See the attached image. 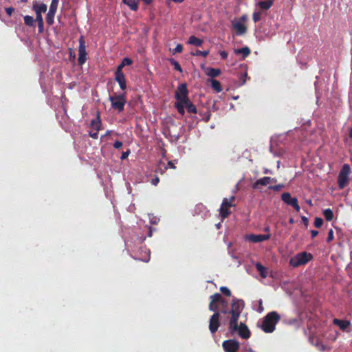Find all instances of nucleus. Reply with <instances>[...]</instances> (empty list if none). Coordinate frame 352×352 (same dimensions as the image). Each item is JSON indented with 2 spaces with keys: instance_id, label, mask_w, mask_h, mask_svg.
Wrapping results in <instances>:
<instances>
[{
  "instance_id": "nucleus-1",
  "label": "nucleus",
  "mask_w": 352,
  "mask_h": 352,
  "mask_svg": "<svg viewBox=\"0 0 352 352\" xmlns=\"http://www.w3.org/2000/svg\"><path fill=\"white\" fill-rule=\"evenodd\" d=\"M245 302L241 299L234 298L231 302V309L229 313L231 314L229 320V331L234 333L238 332L239 336L243 339H248L251 332L247 325L243 322L238 324L239 318L244 308Z\"/></svg>"
},
{
  "instance_id": "nucleus-2",
  "label": "nucleus",
  "mask_w": 352,
  "mask_h": 352,
  "mask_svg": "<svg viewBox=\"0 0 352 352\" xmlns=\"http://www.w3.org/2000/svg\"><path fill=\"white\" fill-rule=\"evenodd\" d=\"M280 320V316L276 311L269 312L263 318L262 324L260 327L265 333H272Z\"/></svg>"
},
{
  "instance_id": "nucleus-3",
  "label": "nucleus",
  "mask_w": 352,
  "mask_h": 352,
  "mask_svg": "<svg viewBox=\"0 0 352 352\" xmlns=\"http://www.w3.org/2000/svg\"><path fill=\"white\" fill-rule=\"evenodd\" d=\"M351 168L348 164H344L339 173L338 177V185L340 189L344 188L349 183V175Z\"/></svg>"
},
{
  "instance_id": "nucleus-4",
  "label": "nucleus",
  "mask_w": 352,
  "mask_h": 352,
  "mask_svg": "<svg viewBox=\"0 0 352 352\" xmlns=\"http://www.w3.org/2000/svg\"><path fill=\"white\" fill-rule=\"evenodd\" d=\"M109 100L111 102V108L122 112L124 110V105L126 103V94L124 93L117 96H109Z\"/></svg>"
},
{
  "instance_id": "nucleus-5",
  "label": "nucleus",
  "mask_w": 352,
  "mask_h": 352,
  "mask_svg": "<svg viewBox=\"0 0 352 352\" xmlns=\"http://www.w3.org/2000/svg\"><path fill=\"white\" fill-rule=\"evenodd\" d=\"M312 258L313 256L311 254L302 252L298 253L294 258H292L289 261V264L294 267H297L305 265Z\"/></svg>"
},
{
  "instance_id": "nucleus-6",
  "label": "nucleus",
  "mask_w": 352,
  "mask_h": 352,
  "mask_svg": "<svg viewBox=\"0 0 352 352\" xmlns=\"http://www.w3.org/2000/svg\"><path fill=\"white\" fill-rule=\"evenodd\" d=\"M175 98L177 101L186 103L189 100L188 90L186 84H180L175 91Z\"/></svg>"
},
{
  "instance_id": "nucleus-7",
  "label": "nucleus",
  "mask_w": 352,
  "mask_h": 352,
  "mask_svg": "<svg viewBox=\"0 0 352 352\" xmlns=\"http://www.w3.org/2000/svg\"><path fill=\"white\" fill-rule=\"evenodd\" d=\"M79 45H78V65L82 66L87 60V51H86V45L84 36L81 35L78 40Z\"/></svg>"
},
{
  "instance_id": "nucleus-8",
  "label": "nucleus",
  "mask_w": 352,
  "mask_h": 352,
  "mask_svg": "<svg viewBox=\"0 0 352 352\" xmlns=\"http://www.w3.org/2000/svg\"><path fill=\"white\" fill-rule=\"evenodd\" d=\"M282 201L288 206H292L296 212H299L300 207L297 198L292 197L289 192H283L281 195Z\"/></svg>"
},
{
  "instance_id": "nucleus-9",
  "label": "nucleus",
  "mask_w": 352,
  "mask_h": 352,
  "mask_svg": "<svg viewBox=\"0 0 352 352\" xmlns=\"http://www.w3.org/2000/svg\"><path fill=\"white\" fill-rule=\"evenodd\" d=\"M134 259L141 261L145 263L149 261L151 258V252L146 246H142L140 248L138 252L133 256Z\"/></svg>"
},
{
  "instance_id": "nucleus-10",
  "label": "nucleus",
  "mask_w": 352,
  "mask_h": 352,
  "mask_svg": "<svg viewBox=\"0 0 352 352\" xmlns=\"http://www.w3.org/2000/svg\"><path fill=\"white\" fill-rule=\"evenodd\" d=\"M219 317L220 313L219 311L214 312L210 318L209 320V330L211 333H214L217 331L218 328L219 327Z\"/></svg>"
},
{
  "instance_id": "nucleus-11",
  "label": "nucleus",
  "mask_w": 352,
  "mask_h": 352,
  "mask_svg": "<svg viewBox=\"0 0 352 352\" xmlns=\"http://www.w3.org/2000/svg\"><path fill=\"white\" fill-rule=\"evenodd\" d=\"M222 346L225 352H236L239 349V342L236 340H227L223 342Z\"/></svg>"
},
{
  "instance_id": "nucleus-12",
  "label": "nucleus",
  "mask_w": 352,
  "mask_h": 352,
  "mask_svg": "<svg viewBox=\"0 0 352 352\" xmlns=\"http://www.w3.org/2000/svg\"><path fill=\"white\" fill-rule=\"evenodd\" d=\"M270 236H271L270 234H248L245 236V239L252 243H256L267 241L270 239Z\"/></svg>"
},
{
  "instance_id": "nucleus-13",
  "label": "nucleus",
  "mask_w": 352,
  "mask_h": 352,
  "mask_svg": "<svg viewBox=\"0 0 352 352\" xmlns=\"http://www.w3.org/2000/svg\"><path fill=\"white\" fill-rule=\"evenodd\" d=\"M232 26L238 36L243 35L247 32V27L244 23H241V21H232Z\"/></svg>"
},
{
  "instance_id": "nucleus-14",
  "label": "nucleus",
  "mask_w": 352,
  "mask_h": 352,
  "mask_svg": "<svg viewBox=\"0 0 352 352\" xmlns=\"http://www.w3.org/2000/svg\"><path fill=\"white\" fill-rule=\"evenodd\" d=\"M276 182V179L272 178L270 177H263L262 178L258 179L256 180L252 185V188L254 189L258 188V186H266L270 182Z\"/></svg>"
},
{
  "instance_id": "nucleus-15",
  "label": "nucleus",
  "mask_w": 352,
  "mask_h": 352,
  "mask_svg": "<svg viewBox=\"0 0 352 352\" xmlns=\"http://www.w3.org/2000/svg\"><path fill=\"white\" fill-rule=\"evenodd\" d=\"M333 323L338 325L342 331H346L347 328L351 325L349 320H340L335 318L333 320Z\"/></svg>"
},
{
  "instance_id": "nucleus-16",
  "label": "nucleus",
  "mask_w": 352,
  "mask_h": 352,
  "mask_svg": "<svg viewBox=\"0 0 352 352\" xmlns=\"http://www.w3.org/2000/svg\"><path fill=\"white\" fill-rule=\"evenodd\" d=\"M115 80L118 82L120 89L124 91L126 89V79L124 74H115Z\"/></svg>"
},
{
  "instance_id": "nucleus-17",
  "label": "nucleus",
  "mask_w": 352,
  "mask_h": 352,
  "mask_svg": "<svg viewBox=\"0 0 352 352\" xmlns=\"http://www.w3.org/2000/svg\"><path fill=\"white\" fill-rule=\"evenodd\" d=\"M32 10L36 12V14H42L43 12H45L47 11V5L45 3L38 4L37 2L33 3Z\"/></svg>"
},
{
  "instance_id": "nucleus-18",
  "label": "nucleus",
  "mask_w": 352,
  "mask_h": 352,
  "mask_svg": "<svg viewBox=\"0 0 352 352\" xmlns=\"http://www.w3.org/2000/svg\"><path fill=\"white\" fill-rule=\"evenodd\" d=\"M101 120L99 116V113H98L97 118L95 119H93L91 121L90 126L96 131H98L100 130L101 128Z\"/></svg>"
},
{
  "instance_id": "nucleus-19",
  "label": "nucleus",
  "mask_w": 352,
  "mask_h": 352,
  "mask_svg": "<svg viewBox=\"0 0 352 352\" xmlns=\"http://www.w3.org/2000/svg\"><path fill=\"white\" fill-rule=\"evenodd\" d=\"M204 41L202 39H200L195 36H190L188 41V44L195 45L196 47H201Z\"/></svg>"
},
{
  "instance_id": "nucleus-20",
  "label": "nucleus",
  "mask_w": 352,
  "mask_h": 352,
  "mask_svg": "<svg viewBox=\"0 0 352 352\" xmlns=\"http://www.w3.org/2000/svg\"><path fill=\"white\" fill-rule=\"evenodd\" d=\"M123 2L124 4L127 5L131 10L137 11L138 10V0H123Z\"/></svg>"
},
{
  "instance_id": "nucleus-21",
  "label": "nucleus",
  "mask_w": 352,
  "mask_h": 352,
  "mask_svg": "<svg viewBox=\"0 0 352 352\" xmlns=\"http://www.w3.org/2000/svg\"><path fill=\"white\" fill-rule=\"evenodd\" d=\"M221 71L220 69L210 67L208 69L206 74L208 76L213 78H215V77H217L218 76H219L221 74Z\"/></svg>"
},
{
  "instance_id": "nucleus-22",
  "label": "nucleus",
  "mask_w": 352,
  "mask_h": 352,
  "mask_svg": "<svg viewBox=\"0 0 352 352\" xmlns=\"http://www.w3.org/2000/svg\"><path fill=\"white\" fill-rule=\"evenodd\" d=\"M255 266L256 270L259 272L261 276L263 278H265L267 276V272L266 267H265L260 263H256Z\"/></svg>"
},
{
  "instance_id": "nucleus-23",
  "label": "nucleus",
  "mask_w": 352,
  "mask_h": 352,
  "mask_svg": "<svg viewBox=\"0 0 352 352\" xmlns=\"http://www.w3.org/2000/svg\"><path fill=\"white\" fill-rule=\"evenodd\" d=\"M250 52H251L250 49L247 46L243 47L240 49L234 50V53L236 54H241L243 55V58L248 57L250 55Z\"/></svg>"
},
{
  "instance_id": "nucleus-24",
  "label": "nucleus",
  "mask_w": 352,
  "mask_h": 352,
  "mask_svg": "<svg viewBox=\"0 0 352 352\" xmlns=\"http://www.w3.org/2000/svg\"><path fill=\"white\" fill-rule=\"evenodd\" d=\"M274 0L261 1L258 3V6L264 10L270 9L273 5Z\"/></svg>"
},
{
  "instance_id": "nucleus-25",
  "label": "nucleus",
  "mask_w": 352,
  "mask_h": 352,
  "mask_svg": "<svg viewBox=\"0 0 352 352\" xmlns=\"http://www.w3.org/2000/svg\"><path fill=\"white\" fill-rule=\"evenodd\" d=\"M209 81L211 83L212 88L217 93H219L222 91L221 85L219 81L214 79H210Z\"/></svg>"
},
{
  "instance_id": "nucleus-26",
  "label": "nucleus",
  "mask_w": 352,
  "mask_h": 352,
  "mask_svg": "<svg viewBox=\"0 0 352 352\" xmlns=\"http://www.w3.org/2000/svg\"><path fill=\"white\" fill-rule=\"evenodd\" d=\"M174 107L177 109L178 113L179 114H181L182 116L184 115L185 113V103L184 102H179V101H177L175 103V105Z\"/></svg>"
},
{
  "instance_id": "nucleus-27",
  "label": "nucleus",
  "mask_w": 352,
  "mask_h": 352,
  "mask_svg": "<svg viewBox=\"0 0 352 352\" xmlns=\"http://www.w3.org/2000/svg\"><path fill=\"white\" fill-rule=\"evenodd\" d=\"M56 12L48 11L47 16H46V23L49 25H52L54 22V16H55Z\"/></svg>"
},
{
  "instance_id": "nucleus-28",
  "label": "nucleus",
  "mask_w": 352,
  "mask_h": 352,
  "mask_svg": "<svg viewBox=\"0 0 352 352\" xmlns=\"http://www.w3.org/2000/svg\"><path fill=\"white\" fill-rule=\"evenodd\" d=\"M185 106L187 109V111L189 113H197V108L192 102L189 100L188 102L185 103Z\"/></svg>"
},
{
  "instance_id": "nucleus-29",
  "label": "nucleus",
  "mask_w": 352,
  "mask_h": 352,
  "mask_svg": "<svg viewBox=\"0 0 352 352\" xmlns=\"http://www.w3.org/2000/svg\"><path fill=\"white\" fill-rule=\"evenodd\" d=\"M323 214L327 221H331L333 218V212L330 208H327L323 211Z\"/></svg>"
},
{
  "instance_id": "nucleus-30",
  "label": "nucleus",
  "mask_w": 352,
  "mask_h": 352,
  "mask_svg": "<svg viewBox=\"0 0 352 352\" xmlns=\"http://www.w3.org/2000/svg\"><path fill=\"white\" fill-rule=\"evenodd\" d=\"M219 214L222 219H226L230 215V211L228 210V208L221 206Z\"/></svg>"
},
{
  "instance_id": "nucleus-31",
  "label": "nucleus",
  "mask_w": 352,
  "mask_h": 352,
  "mask_svg": "<svg viewBox=\"0 0 352 352\" xmlns=\"http://www.w3.org/2000/svg\"><path fill=\"white\" fill-rule=\"evenodd\" d=\"M212 303L219 302V301H221L223 300V297L219 293H215L210 296V297Z\"/></svg>"
},
{
  "instance_id": "nucleus-32",
  "label": "nucleus",
  "mask_w": 352,
  "mask_h": 352,
  "mask_svg": "<svg viewBox=\"0 0 352 352\" xmlns=\"http://www.w3.org/2000/svg\"><path fill=\"white\" fill-rule=\"evenodd\" d=\"M23 19H24V23L26 25H28L30 27L33 26L34 23V19H33L32 16L26 15L24 16Z\"/></svg>"
},
{
  "instance_id": "nucleus-33",
  "label": "nucleus",
  "mask_w": 352,
  "mask_h": 352,
  "mask_svg": "<svg viewBox=\"0 0 352 352\" xmlns=\"http://www.w3.org/2000/svg\"><path fill=\"white\" fill-rule=\"evenodd\" d=\"M169 61H170V64L173 66V67L175 70H177L179 72H182V67L177 61H176L173 58L170 59Z\"/></svg>"
},
{
  "instance_id": "nucleus-34",
  "label": "nucleus",
  "mask_w": 352,
  "mask_h": 352,
  "mask_svg": "<svg viewBox=\"0 0 352 352\" xmlns=\"http://www.w3.org/2000/svg\"><path fill=\"white\" fill-rule=\"evenodd\" d=\"M58 2H59V0H52L49 10L52 11V12H56Z\"/></svg>"
},
{
  "instance_id": "nucleus-35",
  "label": "nucleus",
  "mask_w": 352,
  "mask_h": 352,
  "mask_svg": "<svg viewBox=\"0 0 352 352\" xmlns=\"http://www.w3.org/2000/svg\"><path fill=\"white\" fill-rule=\"evenodd\" d=\"M193 56H201L204 58L207 57L209 54V51H201L199 50H197L195 52L191 53Z\"/></svg>"
},
{
  "instance_id": "nucleus-36",
  "label": "nucleus",
  "mask_w": 352,
  "mask_h": 352,
  "mask_svg": "<svg viewBox=\"0 0 352 352\" xmlns=\"http://www.w3.org/2000/svg\"><path fill=\"white\" fill-rule=\"evenodd\" d=\"M262 13L261 12H254L252 15V20L256 23L261 19Z\"/></svg>"
},
{
  "instance_id": "nucleus-37",
  "label": "nucleus",
  "mask_w": 352,
  "mask_h": 352,
  "mask_svg": "<svg viewBox=\"0 0 352 352\" xmlns=\"http://www.w3.org/2000/svg\"><path fill=\"white\" fill-rule=\"evenodd\" d=\"M221 206L226 208H230L234 206V204H233L231 201H229L228 199L224 198L222 201Z\"/></svg>"
},
{
  "instance_id": "nucleus-38",
  "label": "nucleus",
  "mask_w": 352,
  "mask_h": 352,
  "mask_svg": "<svg viewBox=\"0 0 352 352\" xmlns=\"http://www.w3.org/2000/svg\"><path fill=\"white\" fill-rule=\"evenodd\" d=\"M220 291L225 296H228V297L231 296L232 293H231L230 290L228 287L222 286V287H220Z\"/></svg>"
},
{
  "instance_id": "nucleus-39",
  "label": "nucleus",
  "mask_w": 352,
  "mask_h": 352,
  "mask_svg": "<svg viewBox=\"0 0 352 352\" xmlns=\"http://www.w3.org/2000/svg\"><path fill=\"white\" fill-rule=\"evenodd\" d=\"M323 224V219L320 217H316L314 221L315 227L320 228Z\"/></svg>"
},
{
  "instance_id": "nucleus-40",
  "label": "nucleus",
  "mask_w": 352,
  "mask_h": 352,
  "mask_svg": "<svg viewBox=\"0 0 352 352\" xmlns=\"http://www.w3.org/2000/svg\"><path fill=\"white\" fill-rule=\"evenodd\" d=\"M283 187H284V185L280 184H277V185H275V186H270L268 188H269V189L272 190L274 191H279Z\"/></svg>"
},
{
  "instance_id": "nucleus-41",
  "label": "nucleus",
  "mask_w": 352,
  "mask_h": 352,
  "mask_svg": "<svg viewBox=\"0 0 352 352\" xmlns=\"http://www.w3.org/2000/svg\"><path fill=\"white\" fill-rule=\"evenodd\" d=\"M334 239V234H333V231L332 229H330L328 232V236H327V241L328 243H330L331 241H332Z\"/></svg>"
},
{
  "instance_id": "nucleus-42",
  "label": "nucleus",
  "mask_w": 352,
  "mask_h": 352,
  "mask_svg": "<svg viewBox=\"0 0 352 352\" xmlns=\"http://www.w3.org/2000/svg\"><path fill=\"white\" fill-rule=\"evenodd\" d=\"M183 50V46L182 44H177L175 47V48H174L173 50V54H175V53H181Z\"/></svg>"
},
{
  "instance_id": "nucleus-43",
  "label": "nucleus",
  "mask_w": 352,
  "mask_h": 352,
  "mask_svg": "<svg viewBox=\"0 0 352 352\" xmlns=\"http://www.w3.org/2000/svg\"><path fill=\"white\" fill-rule=\"evenodd\" d=\"M121 63L124 67L125 65H131L133 63V61L131 58L126 57L122 60Z\"/></svg>"
},
{
  "instance_id": "nucleus-44",
  "label": "nucleus",
  "mask_w": 352,
  "mask_h": 352,
  "mask_svg": "<svg viewBox=\"0 0 352 352\" xmlns=\"http://www.w3.org/2000/svg\"><path fill=\"white\" fill-rule=\"evenodd\" d=\"M208 309L210 311L216 312L217 311V310L218 309V307L215 305V303H212V301L210 300L208 305Z\"/></svg>"
},
{
  "instance_id": "nucleus-45",
  "label": "nucleus",
  "mask_w": 352,
  "mask_h": 352,
  "mask_svg": "<svg viewBox=\"0 0 352 352\" xmlns=\"http://www.w3.org/2000/svg\"><path fill=\"white\" fill-rule=\"evenodd\" d=\"M247 77H248L247 73H245V74H243L241 75L239 80H240L241 85H243L245 83Z\"/></svg>"
},
{
  "instance_id": "nucleus-46",
  "label": "nucleus",
  "mask_w": 352,
  "mask_h": 352,
  "mask_svg": "<svg viewBox=\"0 0 352 352\" xmlns=\"http://www.w3.org/2000/svg\"><path fill=\"white\" fill-rule=\"evenodd\" d=\"M123 67H124L123 65H122V63H120V64L118 66V67H117V69H116V72H115V74H124V73L122 72V69H123Z\"/></svg>"
},
{
  "instance_id": "nucleus-47",
  "label": "nucleus",
  "mask_w": 352,
  "mask_h": 352,
  "mask_svg": "<svg viewBox=\"0 0 352 352\" xmlns=\"http://www.w3.org/2000/svg\"><path fill=\"white\" fill-rule=\"evenodd\" d=\"M37 21L38 23H43V20L42 14H36V19L34 20V21Z\"/></svg>"
},
{
  "instance_id": "nucleus-48",
  "label": "nucleus",
  "mask_w": 352,
  "mask_h": 352,
  "mask_svg": "<svg viewBox=\"0 0 352 352\" xmlns=\"http://www.w3.org/2000/svg\"><path fill=\"white\" fill-rule=\"evenodd\" d=\"M160 182V178L157 176H155L154 178H153L151 181V183L154 185L157 186L158 183Z\"/></svg>"
},
{
  "instance_id": "nucleus-49",
  "label": "nucleus",
  "mask_w": 352,
  "mask_h": 352,
  "mask_svg": "<svg viewBox=\"0 0 352 352\" xmlns=\"http://www.w3.org/2000/svg\"><path fill=\"white\" fill-rule=\"evenodd\" d=\"M113 147H114L115 148L118 149V148H121V147H122V142H120V141L117 140V141H116V142L113 143Z\"/></svg>"
},
{
  "instance_id": "nucleus-50",
  "label": "nucleus",
  "mask_w": 352,
  "mask_h": 352,
  "mask_svg": "<svg viewBox=\"0 0 352 352\" xmlns=\"http://www.w3.org/2000/svg\"><path fill=\"white\" fill-rule=\"evenodd\" d=\"M14 11V9L12 7L6 8V12L9 16H12Z\"/></svg>"
},
{
  "instance_id": "nucleus-51",
  "label": "nucleus",
  "mask_w": 352,
  "mask_h": 352,
  "mask_svg": "<svg viewBox=\"0 0 352 352\" xmlns=\"http://www.w3.org/2000/svg\"><path fill=\"white\" fill-rule=\"evenodd\" d=\"M89 136L94 139H97L98 138V131H89Z\"/></svg>"
},
{
  "instance_id": "nucleus-52",
  "label": "nucleus",
  "mask_w": 352,
  "mask_h": 352,
  "mask_svg": "<svg viewBox=\"0 0 352 352\" xmlns=\"http://www.w3.org/2000/svg\"><path fill=\"white\" fill-rule=\"evenodd\" d=\"M38 32L39 33H42L43 32V30H44V23H43V22L38 23Z\"/></svg>"
},
{
  "instance_id": "nucleus-53",
  "label": "nucleus",
  "mask_w": 352,
  "mask_h": 352,
  "mask_svg": "<svg viewBox=\"0 0 352 352\" xmlns=\"http://www.w3.org/2000/svg\"><path fill=\"white\" fill-rule=\"evenodd\" d=\"M301 219H302V221L303 222V223L305 224V226H308V223H309V219L307 217H306L305 216H302L301 217Z\"/></svg>"
},
{
  "instance_id": "nucleus-54",
  "label": "nucleus",
  "mask_w": 352,
  "mask_h": 352,
  "mask_svg": "<svg viewBox=\"0 0 352 352\" xmlns=\"http://www.w3.org/2000/svg\"><path fill=\"white\" fill-rule=\"evenodd\" d=\"M220 56L222 59L225 60L228 58V53L226 51L220 52Z\"/></svg>"
},
{
  "instance_id": "nucleus-55",
  "label": "nucleus",
  "mask_w": 352,
  "mask_h": 352,
  "mask_svg": "<svg viewBox=\"0 0 352 352\" xmlns=\"http://www.w3.org/2000/svg\"><path fill=\"white\" fill-rule=\"evenodd\" d=\"M248 20V16L246 14L242 15L238 21H241V23H244Z\"/></svg>"
},
{
  "instance_id": "nucleus-56",
  "label": "nucleus",
  "mask_w": 352,
  "mask_h": 352,
  "mask_svg": "<svg viewBox=\"0 0 352 352\" xmlns=\"http://www.w3.org/2000/svg\"><path fill=\"white\" fill-rule=\"evenodd\" d=\"M129 151L122 152V155H121V160H124V159L127 158V157L129 156Z\"/></svg>"
},
{
  "instance_id": "nucleus-57",
  "label": "nucleus",
  "mask_w": 352,
  "mask_h": 352,
  "mask_svg": "<svg viewBox=\"0 0 352 352\" xmlns=\"http://www.w3.org/2000/svg\"><path fill=\"white\" fill-rule=\"evenodd\" d=\"M310 232H311V239L315 238L318 234V232L317 230H311Z\"/></svg>"
},
{
  "instance_id": "nucleus-58",
  "label": "nucleus",
  "mask_w": 352,
  "mask_h": 352,
  "mask_svg": "<svg viewBox=\"0 0 352 352\" xmlns=\"http://www.w3.org/2000/svg\"><path fill=\"white\" fill-rule=\"evenodd\" d=\"M168 166L170 168L175 169L176 166H175L174 163L172 161H168Z\"/></svg>"
},
{
  "instance_id": "nucleus-59",
  "label": "nucleus",
  "mask_w": 352,
  "mask_h": 352,
  "mask_svg": "<svg viewBox=\"0 0 352 352\" xmlns=\"http://www.w3.org/2000/svg\"><path fill=\"white\" fill-rule=\"evenodd\" d=\"M230 310L228 311L226 309H223L221 312H219L220 314L222 313V314H228L231 316V314L229 313Z\"/></svg>"
},
{
  "instance_id": "nucleus-60",
  "label": "nucleus",
  "mask_w": 352,
  "mask_h": 352,
  "mask_svg": "<svg viewBox=\"0 0 352 352\" xmlns=\"http://www.w3.org/2000/svg\"><path fill=\"white\" fill-rule=\"evenodd\" d=\"M219 303L221 304L222 305H225L227 304V301L223 298V300L221 301H219Z\"/></svg>"
},
{
  "instance_id": "nucleus-61",
  "label": "nucleus",
  "mask_w": 352,
  "mask_h": 352,
  "mask_svg": "<svg viewBox=\"0 0 352 352\" xmlns=\"http://www.w3.org/2000/svg\"><path fill=\"white\" fill-rule=\"evenodd\" d=\"M156 173H160L161 174L163 173V170H162V168L160 167L157 168V170H156Z\"/></svg>"
},
{
  "instance_id": "nucleus-62",
  "label": "nucleus",
  "mask_w": 352,
  "mask_h": 352,
  "mask_svg": "<svg viewBox=\"0 0 352 352\" xmlns=\"http://www.w3.org/2000/svg\"><path fill=\"white\" fill-rule=\"evenodd\" d=\"M228 200H229V201H231L232 203V201H234L235 200V197L231 196Z\"/></svg>"
},
{
  "instance_id": "nucleus-63",
  "label": "nucleus",
  "mask_w": 352,
  "mask_h": 352,
  "mask_svg": "<svg viewBox=\"0 0 352 352\" xmlns=\"http://www.w3.org/2000/svg\"><path fill=\"white\" fill-rule=\"evenodd\" d=\"M70 58H72L73 60H75V58H76L75 54H72V53L70 52Z\"/></svg>"
},
{
  "instance_id": "nucleus-64",
  "label": "nucleus",
  "mask_w": 352,
  "mask_h": 352,
  "mask_svg": "<svg viewBox=\"0 0 352 352\" xmlns=\"http://www.w3.org/2000/svg\"><path fill=\"white\" fill-rule=\"evenodd\" d=\"M349 135L350 138H352V127L349 130Z\"/></svg>"
}]
</instances>
